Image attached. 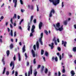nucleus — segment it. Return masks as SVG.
Here are the masks:
<instances>
[{"mask_svg":"<svg viewBox=\"0 0 76 76\" xmlns=\"http://www.w3.org/2000/svg\"><path fill=\"white\" fill-rule=\"evenodd\" d=\"M33 18H34V16L32 15L31 16L30 19V23L28 22V23L27 25V29L28 31H30V28H31V22H32V20H33Z\"/></svg>","mask_w":76,"mask_h":76,"instance_id":"obj_1","label":"nucleus"},{"mask_svg":"<svg viewBox=\"0 0 76 76\" xmlns=\"http://www.w3.org/2000/svg\"><path fill=\"white\" fill-rule=\"evenodd\" d=\"M50 3H53V4L56 6L57 4L60 3V0H49Z\"/></svg>","mask_w":76,"mask_h":76,"instance_id":"obj_2","label":"nucleus"},{"mask_svg":"<svg viewBox=\"0 0 76 76\" xmlns=\"http://www.w3.org/2000/svg\"><path fill=\"white\" fill-rule=\"evenodd\" d=\"M41 37L39 39V42H40L41 45H43V43H42V37H43V33H41Z\"/></svg>","mask_w":76,"mask_h":76,"instance_id":"obj_3","label":"nucleus"},{"mask_svg":"<svg viewBox=\"0 0 76 76\" xmlns=\"http://www.w3.org/2000/svg\"><path fill=\"white\" fill-rule=\"evenodd\" d=\"M53 26L55 28V29H56V28H58L60 27V23H57L56 25L54 24H53Z\"/></svg>","mask_w":76,"mask_h":76,"instance_id":"obj_4","label":"nucleus"},{"mask_svg":"<svg viewBox=\"0 0 76 76\" xmlns=\"http://www.w3.org/2000/svg\"><path fill=\"white\" fill-rule=\"evenodd\" d=\"M52 13H53V14H54V13H55V11L53 9L50 11L49 16V18H51L52 17Z\"/></svg>","mask_w":76,"mask_h":76,"instance_id":"obj_5","label":"nucleus"},{"mask_svg":"<svg viewBox=\"0 0 76 76\" xmlns=\"http://www.w3.org/2000/svg\"><path fill=\"white\" fill-rule=\"evenodd\" d=\"M35 26L34 25H33L31 29V31L32 33H34L35 32Z\"/></svg>","mask_w":76,"mask_h":76,"instance_id":"obj_6","label":"nucleus"},{"mask_svg":"<svg viewBox=\"0 0 76 76\" xmlns=\"http://www.w3.org/2000/svg\"><path fill=\"white\" fill-rule=\"evenodd\" d=\"M12 70H13L14 69V67H15V64H14V62H13L11 61L10 64V67H12Z\"/></svg>","mask_w":76,"mask_h":76,"instance_id":"obj_7","label":"nucleus"},{"mask_svg":"<svg viewBox=\"0 0 76 76\" xmlns=\"http://www.w3.org/2000/svg\"><path fill=\"white\" fill-rule=\"evenodd\" d=\"M42 25H43L42 23L41 22H40L39 25V29H40V30L41 29V27L42 26Z\"/></svg>","mask_w":76,"mask_h":76,"instance_id":"obj_8","label":"nucleus"},{"mask_svg":"<svg viewBox=\"0 0 76 76\" xmlns=\"http://www.w3.org/2000/svg\"><path fill=\"white\" fill-rule=\"evenodd\" d=\"M55 29H56V31H61L63 29V28L62 27H59L57 28H56V27H55Z\"/></svg>","mask_w":76,"mask_h":76,"instance_id":"obj_9","label":"nucleus"},{"mask_svg":"<svg viewBox=\"0 0 76 76\" xmlns=\"http://www.w3.org/2000/svg\"><path fill=\"white\" fill-rule=\"evenodd\" d=\"M18 1L17 0H13V3H15L14 7H16L17 6V2Z\"/></svg>","mask_w":76,"mask_h":76,"instance_id":"obj_10","label":"nucleus"},{"mask_svg":"<svg viewBox=\"0 0 76 76\" xmlns=\"http://www.w3.org/2000/svg\"><path fill=\"white\" fill-rule=\"evenodd\" d=\"M62 45H63V44H64V46L65 47H66V44H67V42H64V41L63 40H62Z\"/></svg>","mask_w":76,"mask_h":76,"instance_id":"obj_11","label":"nucleus"},{"mask_svg":"<svg viewBox=\"0 0 76 76\" xmlns=\"http://www.w3.org/2000/svg\"><path fill=\"white\" fill-rule=\"evenodd\" d=\"M18 57L19 61H21V57H20V55L19 53H18Z\"/></svg>","mask_w":76,"mask_h":76,"instance_id":"obj_12","label":"nucleus"},{"mask_svg":"<svg viewBox=\"0 0 76 76\" xmlns=\"http://www.w3.org/2000/svg\"><path fill=\"white\" fill-rule=\"evenodd\" d=\"M31 53L33 54V57H35V52L33 49L31 50Z\"/></svg>","mask_w":76,"mask_h":76,"instance_id":"obj_13","label":"nucleus"},{"mask_svg":"<svg viewBox=\"0 0 76 76\" xmlns=\"http://www.w3.org/2000/svg\"><path fill=\"white\" fill-rule=\"evenodd\" d=\"M54 60H55L56 61H58V58H57V57H56V58H54V56H53L52 58V60L53 61H54Z\"/></svg>","mask_w":76,"mask_h":76,"instance_id":"obj_14","label":"nucleus"},{"mask_svg":"<svg viewBox=\"0 0 76 76\" xmlns=\"http://www.w3.org/2000/svg\"><path fill=\"white\" fill-rule=\"evenodd\" d=\"M25 48H26V47H25V45H24L23 47L22 48V50H23L22 52L23 53H25V52L26 51V49H25Z\"/></svg>","mask_w":76,"mask_h":76,"instance_id":"obj_15","label":"nucleus"},{"mask_svg":"<svg viewBox=\"0 0 76 76\" xmlns=\"http://www.w3.org/2000/svg\"><path fill=\"white\" fill-rule=\"evenodd\" d=\"M71 74L72 75V76H74V75H75V72L73 70H72L71 72Z\"/></svg>","mask_w":76,"mask_h":76,"instance_id":"obj_16","label":"nucleus"},{"mask_svg":"<svg viewBox=\"0 0 76 76\" xmlns=\"http://www.w3.org/2000/svg\"><path fill=\"white\" fill-rule=\"evenodd\" d=\"M54 43H51V50H53V48H54Z\"/></svg>","mask_w":76,"mask_h":76,"instance_id":"obj_17","label":"nucleus"},{"mask_svg":"<svg viewBox=\"0 0 76 76\" xmlns=\"http://www.w3.org/2000/svg\"><path fill=\"white\" fill-rule=\"evenodd\" d=\"M36 46L37 47L38 49L39 48V42L38 41H37V42L36 43Z\"/></svg>","mask_w":76,"mask_h":76,"instance_id":"obj_18","label":"nucleus"},{"mask_svg":"<svg viewBox=\"0 0 76 76\" xmlns=\"http://www.w3.org/2000/svg\"><path fill=\"white\" fill-rule=\"evenodd\" d=\"M30 72H31V74L32 75V65H31L30 67Z\"/></svg>","mask_w":76,"mask_h":76,"instance_id":"obj_19","label":"nucleus"},{"mask_svg":"<svg viewBox=\"0 0 76 76\" xmlns=\"http://www.w3.org/2000/svg\"><path fill=\"white\" fill-rule=\"evenodd\" d=\"M4 57H3L2 59V61L3 63V64H4V65L5 64V61H4Z\"/></svg>","mask_w":76,"mask_h":76,"instance_id":"obj_20","label":"nucleus"},{"mask_svg":"<svg viewBox=\"0 0 76 76\" xmlns=\"http://www.w3.org/2000/svg\"><path fill=\"white\" fill-rule=\"evenodd\" d=\"M64 25H67V20H65L64 22Z\"/></svg>","mask_w":76,"mask_h":76,"instance_id":"obj_21","label":"nucleus"},{"mask_svg":"<svg viewBox=\"0 0 76 76\" xmlns=\"http://www.w3.org/2000/svg\"><path fill=\"white\" fill-rule=\"evenodd\" d=\"M44 66H42L41 69V72L42 73L43 72V71L44 70Z\"/></svg>","mask_w":76,"mask_h":76,"instance_id":"obj_22","label":"nucleus"},{"mask_svg":"<svg viewBox=\"0 0 76 76\" xmlns=\"http://www.w3.org/2000/svg\"><path fill=\"white\" fill-rule=\"evenodd\" d=\"M7 54V56H9V54H10V51L9 50H7L6 52Z\"/></svg>","mask_w":76,"mask_h":76,"instance_id":"obj_23","label":"nucleus"},{"mask_svg":"<svg viewBox=\"0 0 76 76\" xmlns=\"http://www.w3.org/2000/svg\"><path fill=\"white\" fill-rule=\"evenodd\" d=\"M72 51L74 52H76V47H74L72 49Z\"/></svg>","mask_w":76,"mask_h":76,"instance_id":"obj_24","label":"nucleus"},{"mask_svg":"<svg viewBox=\"0 0 76 76\" xmlns=\"http://www.w3.org/2000/svg\"><path fill=\"white\" fill-rule=\"evenodd\" d=\"M10 47L11 49H12L13 48V44H11L10 45Z\"/></svg>","mask_w":76,"mask_h":76,"instance_id":"obj_25","label":"nucleus"},{"mask_svg":"<svg viewBox=\"0 0 76 76\" xmlns=\"http://www.w3.org/2000/svg\"><path fill=\"white\" fill-rule=\"evenodd\" d=\"M10 35L11 37H13V31H12V30H11Z\"/></svg>","mask_w":76,"mask_h":76,"instance_id":"obj_26","label":"nucleus"},{"mask_svg":"<svg viewBox=\"0 0 76 76\" xmlns=\"http://www.w3.org/2000/svg\"><path fill=\"white\" fill-rule=\"evenodd\" d=\"M33 63L34 64H36L37 63H36V59H34L33 60Z\"/></svg>","mask_w":76,"mask_h":76,"instance_id":"obj_27","label":"nucleus"},{"mask_svg":"<svg viewBox=\"0 0 76 76\" xmlns=\"http://www.w3.org/2000/svg\"><path fill=\"white\" fill-rule=\"evenodd\" d=\"M17 17V16H16V14H14V15L13 17V19L15 18L16 19V18Z\"/></svg>","mask_w":76,"mask_h":76,"instance_id":"obj_28","label":"nucleus"},{"mask_svg":"<svg viewBox=\"0 0 76 76\" xmlns=\"http://www.w3.org/2000/svg\"><path fill=\"white\" fill-rule=\"evenodd\" d=\"M25 57L26 58H26H28V56H27V54H26V53H25Z\"/></svg>","mask_w":76,"mask_h":76,"instance_id":"obj_29","label":"nucleus"},{"mask_svg":"<svg viewBox=\"0 0 76 76\" xmlns=\"http://www.w3.org/2000/svg\"><path fill=\"white\" fill-rule=\"evenodd\" d=\"M45 55L46 56H48V53L47 51L45 52Z\"/></svg>","mask_w":76,"mask_h":76,"instance_id":"obj_30","label":"nucleus"},{"mask_svg":"<svg viewBox=\"0 0 76 76\" xmlns=\"http://www.w3.org/2000/svg\"><path fill=\"white\" fill-rule=\"evenodd\" d=\"M6 68L5 67H4L2 74H4V73H5V70H6Z\"/></svg>","mask_w":76,"mask_h":76,"instance_id":"obj_31","label":"nucleus"},{"mask_svg":"<svg viewBox=\"0 0 76 76\" xmlns=\"http://www.w3.org/2000/svg\"><path fill=\"white\" fill-rule=\"evenodd\" d=\"M44 51L43 50H41V54L42 55H43V54H44Z\"/></svg>","mask_w":76,"mask_h":76,"instance_id":"obj_32","label":"nucleus"},{"mask_svg":"<svg viewBox=\"0 0 76 76\" xmlns=\"http://www.w3.org/2000/svg\"><path fill=\"white\" fill-rule=\"evenodd\" d=\"M45 33L47 35H48V32L47 30H45Z\"/></svg>","mask_w":76,"mask_h":76,"instance_id":"obj_33","label":"nucleus"},{"mask_svg":"<svg viewBox=\"0 0 76 76\" xmlns=\"http://www.w3.org/2000/svg\"><path fill=\"white\" fill-rule=\"evenodd\" d=\"M65 72H66L65 69H63L62 70V72L63 73H64Z\"/></svg>","mask_w":76,"mask_h":76,"instance_id":"obj_34","label":"nucleus"},{"mask_svg":"<svg viewBox=\"0 0 76 76\" xmlns=\"http://www.w3.org/2000/svg\"><path fill=\"white\" fill-rule=\"evenodd\" d=\"M48 72V69H45V73H47Z\"/></svg>","mask_w":76,"mask_h":76,"instance_id":"obj_35","label":"nucleus"},{"mask_svg":"<svg viewBox=\"0 0 76 76\" xmlns=\"http://www.w3.org/2000/svg\"><path fill=\"white\" fill-rule=\"evenodd\" d=\"M20 1L21 4H23V1L22 0H20Z\"/></svg>","mask_w":76,"mask_h":76,"instance_id":"obj_36","label":"nucleus"},{"mask_svg":"<svg viewBox=\"0 0 76 76\" xmlns=\"http://www.w3.org/2000/svg\"><path fill=\"white\" fill-rule=\"evenodd\" d=\"M34 23H37V20L36 19H34L33 21Z\"/></svg>","mask_w":76,"mask_h":76,"instance_id":"obj_37","label":"nucleus"},{"mask_svg":"<svg viewBox=\"0 0 76 76\" xmlns=\"http://www.w3.org/2000/svg\"><path fill=\"white\" fill-rule=\"evenodd\" d=\"M37 72L36 71L34 72V76H37Z\"/></svg>","mask_w":76,"mask_h":76,"instance_id":"obj_38","label":"nucleus"},{"mask_svg":"<svg viewBox=\"0 0 76 76\" xmlns=\"http://www.w3.org/2000/svg\"><path fill=\"white\" fill-rule=\"evenodd\" d=\"M33 48L34 50H36V45H34Z\"/></svg>","mask_w":76,"mask_h":76,"instance_id":"obj_39","label":"nucleus"},{"mask_svg":"<svg viewBox=\"0 0 76 76\" xmlns=\"http://www.w3.org/2000/svg\"><path fill=\"white\" fill-rule=\"evenodd\" d=\"M54 42H55V44L56 45H57V41L55 40L54 41Z\"/></svg>","mask_w":76,"mask_h":76,"instance_id":"obj_40","label":"nucleus"},{"mask_svg":"<svg viewBox=\"0 0 76 76\" xmlns=\"http://www.w3.org/2000/svg\"><path fill=\"white\" fill-rule=\"evenodd\" d=\"M18 72L17 71L15 72V76H18Z\"/></svg>","mask_w":76,"mask_h":76,"instance_id":"obj_41","label":"nucleus"},{"mask_svg":"<svg viewBox=\"0 0 76 76\" xmlns=\"http://www.w3.org/2000/svg\"><path fill=\"white\" fill-rule=\"evenodd\" d=\"M6 74L7 75V76H8V75H9V71H7Z\"/></svg>","mask_w":76,"mask_h":76,"instance_id":"obj_42","label":"nucleus"},{"mask_svg":"<svg viewBox=\"0 0 76 76\" xmlns=\"http://www.w3.org/2000/svg\"><path fill=\"white\" fill-rule=\"evenodd\" d=\"M40 67H41V65H39L37 67V69H39V68H40Z\"/></svg>","mask_w":76,"mask_h":76,"instance_id":"obj_43","label":"nucleus"},{"mask_svg":"<svg viewBox=\"0 0 76 76\" xmlns=\"http://www.w3.org/2000/svg\"><path fill=\"white\" fill-rule=\"evenodd\" d=\"M53 41H56V37H54L53 39Z\"/></svg>","mask_w":76,"mask_h":76,"instance_id":"obj_44","label":"nucleus"},{"mask_svg":"<svg viewBox=\"0 0 76 76\" xmlns=\"http://www.w3.org/2000/svg\"><path fill=\"white\" fill-rule=\"evenodd\" d=\"M62 7H64V2H62Z\"/></svg>","mask_w":76,"mask_h":76,"instance_id":"obj_45","label":"nucleus"},{"mask_svg":"<svg viewBox=\"0 0 76 76\" xmlns=\"http://www.w3.org/2000/svg\"><path fill=\"white\" fill-rule=\"evenodd\" d=\"M13 59L14 61L16 60V56H15V55H14V56L13 57Z\"/></svg>","mask_w":76,"mask_h":76,"instance_id":"obj_46","label":"nucleus"},{"mask_svg":"<svg viewBox=\"0 0 76 76\" xmlns=\"http://www.w3.org/2000/svg\"><path fill=\"white\" fill-rule=\"evenodd\" d=\"M51 72H49L48 73V76H50L51 75Z\"/></svg>","mask_w":76,"mask_h":76,"instance_id":"obj_47","label":"nucleus"},{"mask_svg":"<svg viewBox=\"0 0 76 76\" xmlns=\"http://www.w3.org/2000/svg\"><path fill=\"white\" fill-rule=\"evenodd\" d=\"M32 33H33L32 32L30 33V37H32V36H33V34H32Z\"/></svg>","mask_w":76,"mask_h":76,"instance_id":"obj_48","label":"nucleus"},{"mask_svg":"<svg viewBox=\"0 0 76 76\" xmlns=\"http://www.w3.org/2000/svg\"><path fill=\"white\" fill-rule=\"evenodd\" d=\"M58 51H61V48L60 47H58Z\"/></svg>","mask_w":76,"mask_h":76,"instance_id":"obj_49","label":"nucleus"},{"mask_svg":"<svg viewBox=\"0 0 76 76\" xmlns=\"http://www.w3.org/2000/svg\"><path fill=\"white\" fill-rule=\"evenodd\" d=\"M59 58L60 60H61L62 59V57H61V55H60L59 56Z\"/></svg>","mask_w":76,"mask_h":76,"instance_id":"obj_50","label":"nucleus"},{"mask_svg":"<svg viewBox=\"0 0 76 76\" xmlns=\"http://www.w3.org/2000/svg\"><path fill=\"white\" fill-rule=\"evenodd\" d=\"M37 12H38V11H39V8H38V5H37Z\"/></svg>","mask_w":76,"mask_h":76,"instance_id":"obj_51","label":"nucleus"},{"mask_svg":"<svg viewBox=\"0 0 76 76\" xmlns=\"http://www.w3.org/2000/svg\"><path fill=\"white\" fill-rule=\"evenodd\" d=\"M31 10H33V9H34V6L33 5L31 6Z\"/></svg>","mask_w":76,"mask_h":76,"instance_id":"obj_52","label":"nucleus"},{"mask_svg":"<svg viewBox=\"0 0 76 76\" xmlns=\"http://www.w3.org/2000/svg\"><path fill=\"white\" fill-rule=\"evenodd\" d=\"M12 20H13V19L12 18L11 19L10 22L11 23H12V24H13V21H12Z\"/></svg>","mask_w":76,"mask_h":76,"instance_id":"obj_53","label":"nucleus"},{"mask_svg":"<svg viewBox=\"0 0 76 76\" xmlns=\"http://www.w3.org/2000/svg\"><path fill=\"white\" fill-rule=\"evenodd\" d=\"M16 36V31H15L14 32V37H15Z\"/></svg>","mask_w":76,"mask_h":76,"instance_id":"obj_54","label":"nucleus"},{"mask_svg":"<svg viewBox=\"0 0 76 76\" xmlns=\"http://www.w3.org/2000/svg\"><path fill=\"white\" fill-rule=\"evenodd\" d=\"M29 62H28L27 63L26 66H29Z\"/></svg>","mask_w":76,"mask_h":76,"instance_id":"obj_55","label":"nucleus"},{"mask_svg":"<svg viewBox=\"0 0 76 76\" xmlns=\"http://www.w3.org/2000/svg\"><path fill=\"white\" fill-rule=\"evenodd\" d=\"M4 18V17H3V16H2L1 17L0 19H1V20H2V19H3Z\"/></svg>","mask_w":76,"mask_h":76,"instance_id":"obj_56","label":"nucleus"},{"mask_svg":"<svg viewBox=\"0 0 76 76\" xmlns=\"http://www.w3.org/2000/svg\"><path fill=\"white\" fill-rule=\"evenodd\" d=\"M21 11L22 13H23V12H25V10H23V9H22L21 10Z\"/></svg>","mask_w":76,"mask_h":76,"instance_id":"obj_57","label":"nucleus"},{"mask_svg":"<svg viewBox=\"0 0 76 76\" xmlns=\"http://www.w3.org/2000/svg\"><path fill=\"white\" fill-rule=\"evenodd\" d=\"M58 75L59 76H60V75H61V73H60V71H58Z\"/></svg>","mask_w":76,"mask_h":76,"instance_id":"obj_58","label":"nucleus"},{"mask_svg":"<svg viewBox=\"0 0 76 76\" xmlns=\"http://www.w3.org/2000/svg\"><path fill=\"white\" fill-rule=\"evenodd\" d=\"M17 18H18V19H19L20 18V17L19 15H18Z\"/></svg>","mask_w":76,"mask_h":76,"instance_id":"obj_59","label":"nucleus"},{"mask_svg":"<svg viewBox=\"0 0 76 76\" xmlns=\"http://www.w3.org/2000/svg\"><path fill=\"white\" fill-rule=\"evenodd\" d=\"M14 73H15V70H13L12 71V75H13V74H14Z\"/></svg>","mask_w":76,"mask_h":76,"instance_id":"obj_60","label":"nucleus"},{"mask_svg":"<svg viewBox=\"0 0 76 76\" xmlns=\"http://www.w3.org/2000/svg\"><path fill=\"white\" fill-rule=\"evenodd\" d=\"M4 6V4L3 3L2 5L1 6V7H3Z\"/></svg>","mask_w":76,"mask_h":76,"instance_id":"obj_61","label":"nucleus"},{"mask_svg":"<svg viewBox=\"0 0 76 76\" xmlns=\"http://www.w3.org/2000/svg\"><path fill=\"white\" fill-rule=\"evenodd\" d=\"M74 26L75 29H76V24H75Z\"/></svg>","mask_w":76,"mask_h":76,"instance_id":"obj_62","label":"nucleus"},{"mask_svg":"<svg viewBox=\"0 0 76 76\" xmlns=\"http://www.w3.org/2000/svg\"><path fill=\"white\" fill-rule=\"evenodd\" d=\"M28 76H30V71H29L28 72Z\"/></svg>","mask_w":76,"mask_h":76,"instance_id":"obj_63","label":"nucleus"},{"mask_svg":"<svg viewBox=\"0 0 76 76\" xmlns=\"http://www.w3.org/2000/svg\"><path fill=\"white\" fill-rule=\"evenodd\" d=\"M7 30L9 32H10V29L9 28H7Z\"/></svg>","mask_w":76,"mask_h":76,"instance_id":"obj_64","label":"nucleus"}]
</instances>
